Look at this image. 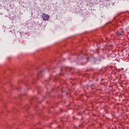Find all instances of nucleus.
I'll return each mask as SVG.
<instances>
[{
  "label": "nucleus",
  "mask_w": 129,
  "mask_h": 129,
  "mask_svg": "<svg viewBox=\"0 0 129 129\" xmlns=\"http://www.w3.org/2000/svg\"><path fill=\"white\" fill-rule=\"evenodd\" d=\"M116 34L118 36V37H121V36L123 35V30H121L119 31H117Z\"/></svg>",
  "instance_id": "nucleus-2"
},
{
  "label": "nucleus",
  "mask_w": 129,
  "mask_h": 129,
  "mask_svg": "<svg viewBox=\"0 0 129 129\" xmlns=\"http://www.w3.org/2000/svg\"><path fill=\"white\" fill-rule=\"evenodd\" d=\"M41 17L43 21H49V19H50V16L45 13L42 14Z\"/></svg>",
  "instance_id": "nucleus-1"
}]
</instances>
